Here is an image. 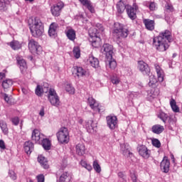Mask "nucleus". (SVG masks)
Returning a JSON list of instances; mask_svg holds the SVG:
<instances>
[{"label": "nucleus", "mask_w": 182, "mask_h": 182, "mask_svg": "<svg viewBox=\"0 0 182 182\" xmlns=\"http://www.w3.org/2000/svg\"><path fill=\"white\" fill-rule=\"evenodd\" d=\"M173 41V34L170 30H165L153 39V46L159 52H166L170 46V42Z\"/></svg>", "instance_id": "nucleus-1"}, {"label": "nucleus", "mask_w": 182, "mask_h": 182, "mask_svg": "<svg viewBox=\"0 0 182 182\" xmlns=\"http://www.w3.org/2000/svg\"><path fill=\"white\" fill-rule=\"evenodd\" d=\"M30 31L34 38H39L43 33V23L38 17H35L29 21Z\"/></svg>", "instance_id": "nucleus-2"}, {"label": "nucleus", "mask_w": 182, "mask_h": 182, "mask_svg": "<svg viewBox=\"0 0 182 182\" xmlns=\"http://www.w3.org/2000/svg\"><path fill=\"white\" fill-rule=\"evenodd\" d=\"M96 27L97 28L93 27L90 28L88 31V33L90 37V42H91L93 48H99V46H100V43L99 42V41H100L99 32H103V31H105L103 26L100 23H97Z\"/></svg>", "instance_id": "nucleus-3"}, {"label": "nucleus", "mask_w": 182, "mask_h": 182, "mask_svg": "<svg viewBox=\"0 0 182 182\" xmlns=\"http://www.w3.org/2000/svg\"><path fill=\"white\" fill-rule=\"evenodd\" d=\"M112 33L117 42H122L123 39H126V38L129 36V29L126 28V27L120 23H115L114 24Z\"/></svg>", "instance_id": "nucleus-4"}, {"label": "nucleus", "mask_w": 182, "mask_h": 182, "mask_svg": "<svg viewBox=\"0 0 182 182\" xmlns=\"http://www.w3.org/2000/svg\"><path fill=\"white\" fill-rule=\"evenodd\" d=\"M56 137L60 144H68L70 140L69 129L66 127H61L56 133Z\"/></svg>", "instance_id": "nucleus-5"}, {"label": "nucleus", "mask_w": 182, "mask_h": 182, "mask_svg": "<svg viewBox=\"0 0 182 182\" xmlns=\"http://www.w3.org/2000/svg\"><path fill=\"white\" fill-rule=\"evenodd\" d=\"M48 97L52 106H55V107H58V106H60V100L59 99V96L58 95L56 91L54 89L50 88L48 90Z\"/></svg>", "instance_id": "nucleus-6"}, {"label": "nucleus", "mask_w": 182, "mask_h": 182, "mask_svg": "<svg viewBox=\"0 0 182 182\" xmlns=\"http://www.w3.org/2000/svg\"><path fill=\"white\" fill-rule=\"evenodd\" d=\"M101 52L105 55L106 59H112L113 58V46L108 43L104 44Z\"/></svg>", "instance_id": "nucleus-7"}, {"label": "nucleus", "mask_w": 182, "mask_h": 182, "mask_svg": "<svg viewBox=\"0 0 182 182\" xmlns=\"http://www.w3.org/2000/svg\"><path fill=\"white\" fill-rule=\"evenodd\" d=\"M158 117L164 122V123H166L167 122V119H168V122L169 124H175L177 122V119H176V117H168V114H166L165 112H160L158 114Z\"/></svg>", "instance_id": "nucleus-8"}, {"label": "nucleus", "mask_w": 182, "mask_h": 182, "mask_svg": "<svg viewBox=\"0 0 182 182\" xmlns=\"http://www.w3.org/2000/svg\"><path fill=\"white\" fill-rule=\"evenodd\" d=\"M28 49L31 53H38L42 50L39 43L33 39L28 41Z\"/></svg>", "instance_id": "nucleus-9"}, {"label": "nucleus", "mask_w": 182, "mask_h": 182, "mask_svg": "<svg viewBox=\"0 0 182 182\" xmlns=\"http://www.w3.org/2000/svg\"><path fill=\"white\" fill-rule=\"evenodd\" d=\"M73 74L76 75L77 77H83V76H87L89 75V72L87 70L82 68L74 66L72 70Z\"/></svg>", "instance_id": "nucleus-10"}, {"label": "nucleus", "mask_w": 182, "mask_h": 182, "mask_svg": "<svg viewBox=\"0 0 182 182\" xmlns=\"http://www.w3.org/2000/svg\"><path fill=\"white\" fill-rule=\"evenodd\" d=\"M107 124L111 130H114L117 127V117L109 115L106 117Z\"/></svg>", "instance_id": "nucleus-11"}, {"label": "nucleus", "mask_w": 182, "mask_h": 182, "mask_svg": "<svg viewBox=\"0 0 182 182\" xmlns=\"http://www.w3.org/2000/svg\"><path fill=\"white\" fill-rule=\"evenodd\" d=\"M87 105H90V107H91L92 110L95 112V113H100V108H99V102H97L95 98L92 97H89L87 98Z\"/></svg>", "instance_id": "nucleus-12"}, {"label": "nucleus", "mask_w": 182, "mask_h": 182, "mask_svg": "<svg viewBox=\"0 0 182 182\" xmlns=\"http://www.w3.org/2000/svg\"><path fill=\"white\" fill-rule=\"evenodd\" d=\"M159 95H160V90H159V88H153L148 91L146 99L149 102H153L154 99L159 97Z\"/></svg>", "instance_id": "nucleus-13"}, {"label": "nucleus", "mask_w": 182, "mask_h": 182, "mask_svg": "<svg viewBox=\"0 0 182 182\" xmlns=\"http://www.w3.org/2000/svg\"><path fill=\"white\" fill-rule=\"evenodd\" d=\"M138 69L143 75H150V68L144 61L138 62Z\"/></svg>", "instance_id": "nucleus-14"}, {"label": "nucleus", "mask_w": 182, "mask_h": 182, "mask_svg": "<svg viewBox=\"0 0 182 182\" xmlns=\"http://www.w3.org/2000/svg\"><path fill=\"white\" fill-rule=\"evenodd\" d=\"M138 151L139 154H140L144 159H149L151 153L150 149H147V146L144 145H141L138 147Z\"/></svg>", "instance_id": "nucleus-15"}, {"label": "nucleus", "mask_w": 182, "mask_h": 182, "mask_svg": "<svg viewBox=\"0 0 182 182\" xmlns=\"http://www.w3.org/2000/svg\"><path fill=\"white\" fill-rule=\"evenodd\" d=\"M45 137L43 134L41 133L38 129H34L32 132L31 139L36 143H41V141Z\"/></svg>", "instance_id": "nucleus-16"}, {"label": "nucleus", "mask_w": 182, "mask_h": 182, "mask_svg": "<svg viewBox=\"0 0 182 182\" xmlns=\"http://www.w3.org/2000/svg\"><path fill=\"white\" fill-rule=\"evenodd\" d=\"M63 2L60 1L57 3L55 5H54L53 7L51 8L52 15H53V16H59V15H60V11L62 10V8H63Z\"/></svg>", "instance_id": "nucleus-17"}, {"label": "nucleus", "mask_w": 182, "mask_h": 182, "mask_svg": "<svg viewBox=\"0 0 182 182\" xmlns=\"http://www.w3.org/2000/svg\"><path fill=\"white\" fill-rule=\"evenodd\" d=\"M136 12H137V7L136 6H134L133 7L130 6H127V14L129 18H130V19H132V21H134V19L137 18Z\"/></svg>", "instance_id": "nucleus-18"}, {"label": "nucleus", "mask_w": 182, "mask_h": 182, "mask_svg": "<svg viewBox=\"0 0 182 182\" xmlns=\"http://www.w3.org/2000/svg\"><path fill=\"white\" fill-rule=\"evenodd\" d=\"M161 170H162L164 173H168L170 171V161L167 156H164L161 162Z\"/></svg>", "instance_id": "nucleus-19"}, {"label": "nucleus", "mask_w": 182, "mask_h": 182, "mask_svg": "<svg viewBox=\"0 0 182 182\" xmlns=\"http://www.w3.org/2000/svg\"><path fill=\"white\" fill-rule=\"evenodd\" d=\"M96 124H94L93 120L92 119L85 121V124L84 126L88 133H95L96 132Z\"/></svg>", "instance_id": "nucleus-20"}, {"label": "nucleus", "mask_w": 182, "mask_h": 182, "mask_svg": "<svg viewBox=\"0 0 182 182\" xmlns=\"http://www.w3.org/2000/svg\"><path fill=\"white\" fill-rule=\"evenodd\" d=\"M154 68L158 76L159 82H163V80H164V71L158 64H155Z\"/></svg>", "instance_id": "nucleus-21"}, {"label": "nucleus", "mask_w": 182, "mask_h": 182, "mask_svg": "<svg viewBox=\"0 0 182 182\" xmlns=\"http://www.w3.org/2000/svg\"><path fill=\"white\" fill-rule=\"evenodd\" d=\"M143 23L147 31H154L155 23L154 20H150L149 18L144 19Z\"/></svg>", "instance_id": "nucleus-22"}, {"label": "nucleus", "mask_w": 182, "mask_h": 182, "mask_svg": "<svg viewBox=\"0 0 182 182\" xmlns=\"http://www.w3.org/2000/svg\"><path fill=\"white\" fill-rule=\"evenodd\" d=\"M75 151L78 156H83L86 151V148L83 143H80L75 146Z\"/></svg>", "instance_id": "nucleus-23"}, {"label": "nucleus", "mask_w": 182, "mask_h": 182, "mask_svg": "<svg viewBox=\"0 0 182 182\" xmlns=\"http://www.w3.org/2000/svg\"><path fill=\"white\" fill-rule=\"evenodd\" d=\"M127 6L123 0H120L117 4V11L119 14H123L127 9Z\"/></svg>", "instance_id": "nucleus-24"}, {"label": "nucleus", "mask_w": 182, "mask_h": 182, "mask_svg": "<svg viewBox=\"0 0 182 182\" xmlns=\"http://www.w3.org/2000/svg\"><path fill=\"white\" fill-rule=\"evenodd\" d=\"M58 28H59V25H58V23H52L50 25L49 30H48L49 36H55L56 35V32H57Z\"/></svg>", "instance_id": "nucleus-25"}, {"label": "nucleus", "mask_w": 182, "mask_h": 182, "mask_svg": "<svg viewBox=\"0 0 182 182\" xmlns=\"http://www.w3.org/2000/svg\"><path fill=\"white\" fill-rule=\"evenodd\" d=\"M16 60L21 70V71L26 70L27 65H26V61L23 60V58L21 56H17Z\"/></svg>", "instance_id": "nucleus-26"}, {"label": "nucleus", "mask_w": 182, "mask_h": 182, "mask_svg": "<svg viewBox=\"0 0 182 182\" xmlns=\"http://www.w3.org/2000/svg\"><path fill=\"white\" fill-rule=\"evenodd\" d=\"M24 150L27 154H31L33 151V143L31 141H26L24 143Z\"/></svg>", "instance_id": "nucleus-27"}, {"label": "nucleus", "mask_w": 182, "mask_h": 182, "mask_svg": "<svg viewBox=\"0 0 182 182\" xmlns=\"http://www.w3.org/2000/svg\"><path fill=\"white\" fill-rule=\"evenodd\" d=\"M87 60L92 68H99V60L95 58L93 55H90Z\"/></svg>", "instance_id": "nucleus-28"}, {"label": "nucleus", "mask_w": 182, "mask_h": 182, "mask_svg": "<svg viewBox=\"0 0 182 182\" xmlns=\"http://www.w3.org/2000/svg\"><path fill=\"white\" fill-rule=\"evenodd\" d=\"M7 45H9V46H10V48H11L13 50H18V49H21V48H22V43L15 40L10 43H8Z\"/></svg>", "instance_id": "nucleus-29"}, {"label": "nucleus", "mask_w": 182, "mask_h": 182, "mask_svg": "<svg viewBox=\"0 0 182 182\" xmlns=\"http://www.w3.org/2000/svg\"><path fill=\"white\" fill-rule=\"evenodd\" d=\"M117 66V63H116V60L113 59V57L109 59H107L106 60V67L109 68V69H112V70H114Z\"/></svg>", "instance_id": "nucleus-30"}, {"label": "nucleus", "mask_w": 182, "mask_h": 182, "mask_svg": "<svg viewBox=\"0 0 182 182\" xmlns=\"http://www.w3.org/2000/svg\"><path fill=\"white\" fill-rule=\"evenodd\" d=\"M70 174L68 172H63L57 180V182H70Z\"/></svg>", "instance_id": "nucleus-31"}, {"label": "nucleus", "mask_w": 182, "mask_h": 182, "mask_svg": "<svg viewBox=\"0 0 182 182\" xmlns=\"http://www.w3.org/2000/svg\"><path fill=\"white\" fill-rule=\"evenodd\" d=\"M151 130L155 134H160L164 132V127L161 124H155L152 126Z\"/></svg>", "instance_id": "nucleus-32"}, {"label": "nucleus", "mask_w": 182, "mask_h": 182, "mask_svg": "<svg viewBox=\"0 0 182 182\" xmlns=\"http://www.w3.org/2000/svg\"><path fill=\"white\" fill-rule=\"evenodd\" d=\"M66 36L68 38L70 41H72L73 42L76 39V32L73 28H69L65 31Z\"/></svg>", "instance_id": "nucleus-33"}, {"label": "nucleus", "mask_w": 182, "mask_h": 182, "mask_svg": "<svg viewBox=\"0 0 182 182\" xmlns=\"http://www.w3.org/2000/svg\"><path fill=\"white\" fill-rule=\"evenodd\" d=\"M38 161L43 167V168H48L49 165H48V159L42 155L38 156Z\"/></svg>", "instance_id": "nucleus-34"}, {"label": "nucleus", "mask_w": 182, "mask_h": 182, "mask_svg": "<svg viewBox=\"0 0 182 182\" xmlns=\"http://www.w3.org/2000/svg\"><path fill=\"white\" fill-rule=\"evenodd\" d=\"M41 141L44 150H50V146H52L50 140L44 137Z\"/></svg>", "instance_id": "nucleus-35"}, {"label": "nucleus", "mask_w": 182, "mask_h": 182, "mask_svg": "<svg viewBox=\"0 0 182 182\" xmlns=\"http://www.w3.org/2000/svg\"><path fill=\"white\" fill-rule=\"evenodd\" d=\"M149 86L151 87H157V86H159V82L157 81L156 76L153 75L149 76Z\"/></svg>", "instance_id": "nucleus-36"}, {"label": "nucleus", "mask_w": 182, "mask_h": 182, "mask_svg": "<svg viewBox=\"0 0 182 182\" xmlns=\"http://www.w3.org/2000/svg\"><path fill=\"white\" fill-rule=\"evenodd\" d=\"M143 5L149 8L150 11H156L157 9V6L154 1H144Z\"/></svg>", "instance_id": "nucleus-37"}, {"label": "nucleus", "mask_w": 182, "mask_h": 182, "mask_svg": "<svg viewBox=\"0 0 182 182\" xmlns=\"http://www.w3.org/2000/svg\"><path fill=\"white\" fill-rule=\"evenodd\" d=\"M171 107L175 113H178L180 112V108L177 106V103L174 99H171L170 101Z\"/></svg>", "instance_id": "nucleus-38"}, {"label": "nucleus", "mask_w": 182, "mask_h": 182, "mask_svg": "<svg viewBox=\"0 0 182 182\" xmlns=\"http://www.w3.org/2000/svg\"><path fill=\"white\" fill-rule=\"evenodd\" d=\"M12 85H14L12 80H5L2 82V87L4 89V90H7V89H9Z\"/></svg>", "instance_id": "nucleus-39"}, {"label": "nucleus", "mask_w": 182, "mask_h": 182, "mask_svg": "<svg viewBox=\"0 0 182 182\" xmlns=\"http://www.w3.org/2000/svg\"><path fill=\"white\" fill-rule=\"evenodd\" d=\"M121 151H122V154L124 156H130V150H129V148L126 146V144H121Z\"/></svg>", "instance_id": "nucleus-40"}, {"label": "nucleus", "mask_w": 182, "mask_h": 182, "mask_svg": "<svg viewBox=\"0 0 182 182\" xmlns=\"http://www.w3.org/2000/svg\"><path fill=\"white\" fill-rule=\"evenodd\" d=\"M8 0H0V12H5L7 11L8 6H6V1Z\"/></svg>", "instance_id": "nucleus-41"}, {"label": "nucleus", "mask_w": 182, "mask_h": 182, "mask_svg": "<svg viewBox=\"0 0 182 182\" xmlns=\"http://www.w3.org/2000/svg\"><path fill=\"white\" fill-rule=\"evenodd\" d=\"M80 164H81L82 167H84V168H86V170H87L88 171H92V170L93 168H92V165L90 164H87V162H86V161L82 160L80 161Z\"/></svg>", "instance_id": "nucleus-42"}, {"label": "nucleus", "mask_w": 182, "mask_h": 182, "mask_svg": "<svg viewBox=\"0 0 182 182\" xmlns=\"http://www.w3.org/2000/svg\"><path fill=\"white\" fill-rule=\"evenodd\" d=\"M0 127L4 134H8V125H6V122L0 121Z\"/></svg>", "instance_id": "nucleus-43"}, {"label": "nucleus", "mask_w": 182, "mask_h": 182, "mask_svg": "<svg viewBox=\"0 0 182 182\" xmlns=\"http://www.w3.org/2000/svg\"><path fill=\"white\" fill-rule=\"evenodd\" d=\"M82 5L86 6V8H87V9L91 12V14H95V9L90 2H89V1L87 0L85 3H82Z\"/></svg>", "instance_id": "nucleus-44"}, {"label": "nucleus", "mask_w": 182, "mask_h": 182, "mask_svg": "<svg viewBox=\"0 0 182 182\" xmlns=\"http://www.w3.org/2000/svg\"><path fill=\"white\" fill-rule=\"evenodd\" d=\"M73 53L76 59H79V58H80V48L79 47H74Z\"/></svg>", "instance_id": "nucleus-45"}, {"label": "nucleus", "mask_w": 182, "mask_h": 182, "mask_svg": "<svg viewBox=\"0 0 182 182\" xmlns=\"http://www.w3.org/2000/svg\"><path fill=\"white\" fill-rule=\"evenodd\" d=\"M65 90L70 93V95H73L75 93V87H73L70 84H67L65 85Z\"/></svg>", "instance_id": "nucleus-46"}, {"label": "nucleus", "mask_w": 182, "mask_h": 182, "mask_svg": "<svg viewBox=\"0 0 182 182\" xmlns=\"http://www.w3.org/2000/svg\"><path fill=\"white\" fill-rule=\"evenodd\" d=\"M43 92H45L43 90V87H42L41 85H37V87L36 88V95L37 96H42V95H43Z\"/></svg>", "instance_id": "nucleus-47"}, {"label": "nucleus", "mask_w": 182, "mask_h": 182, "mask_svg": "<svg viewBox=\"0 0 182 182\" xmlns=\"http://www.w3.org/2000/svg\"><path fill=\"white\" fill-rule=\"evenodd\" d=\"M92 166L94 170H95L97 173H100V171H102V168L100 167V165H99V163H97V161H94Z\"/></svg>", "instance_id": "nucleus-48"}, {"label": "nucleus", "mask_w": 182, "mask_h": 182, "mask_svg": "<svg viewBox=\"0 0 182 182\" xmlns=\"http://www.w3.org/2000/svg\"><path fill=\"white\" fill-rule=\"evenodd\" d=\"M139 96H140V93L137 92H130L129 93V99H136V97H139Z\"/></svg>", "instance_id": "nucleus-49"}, {"label": "nucleus", "mask_w": 182, "mask_h": 182, "mask_svg": "<svg viewBox=\"0 0 182 182\" xmlns=\"http://www.w3.org/2000/svg\"><path fill=\"white\" fill-rule=\"evenodd\" d=\"M130 177L132 182H140V181L137 180V174L136 172H131Z\"/></svg>", "instance_id": "nucleus-50"}, {"label": "nucleus", "mask_w": 182, "mask_h": 182, "mask_svg": "<svg viewBox=\"0 0 182 182\" xmlns=\"http://www.w3.org/2000/svg\"><path fill=\"white\" fill-rule=\"evenodd\" d=\"M152 144L154 146V147H157V149H159V147L161 146V143H160V141L157 139L152 140Z\"/></svg>", "instance_id": "nucleus-51"}, {"label": "nucleus", "mask_w": 182, "mask_h": 182, "mask_svg": "<svg viewBox=\"0 0 182 182\" xmlns=\"http://www.w3.org/2000/svg\"><path fill=\"white\" fill-rule=\"evenodd\" d=\"M9 176L10 178H11V180H16L17 178L16 173L12 170L9 171Z\"/></svg>", "instance_id": "nucleus-52"}, {"label": "nucleus", "mask_w": 182, "mask_h": 182, "mask_svg": "<svg viewBox=\"0 0 182 182\" xmlns=\"http://www.w3.org/2000/svg\"><path fill=\"white\" fill-rule=\"evenodd\" d=\"M167 23H168V25H173V23H174V18H173V16H166L165 18Z\"/></svg>", "instance_id": "nucleus-53"}, {"label": "nucleus", "mask_w": 182, "mask_h": 182, "mask_svg": "<svg viewBox=\"0 0 182 182\" xmlns=\"http://www.w3.org/2000/svg\"><path fill=\"white\" fill-rule=\"evenodd\" d=\"M111 81L113 85H119L120 83V79L114 76L111 78Z\"/></svg>", "instance_id": "nucleus-54"}, {"label": "nucleus", "mask_w": 182, "mask_h": 182, "mask_svg": "<svg viewBox=\"0 0 182 182\" xmlns=\"http://www.w3.org/2000/svg\"><path fill=\"white\" fill-rule=\"evenodd\" d=\"M165 9L167 12H173L174 9L173 8V6L171 4H167L165 6Z\"/></svg>", "instance_id": "nucleus-55"}, {"label": "nucleus", "mask_w": 182, "mask_h": 182, "mask_svg": "<svg viewBox=\"0 0 182 182\" xmlns=\"http://www.w3.org/2000/svg\"><path fill=\"white\" fill-rule=\"evenodd\" d=\"M38 182H45V176L43 174H40L36 176Z\"/></svg>", "instance_id": "nucleus-56"}, {"label": "nucleus", "mask_w": 182, "mask_h": 182, "mask_svg": "<svg viewBox=\"0 0 182 182\" xmlns=\"http://www.w3.org/2000/svg\"><path fill=\"white\" fill-rule=\"evenodd\" d=\"M11 122L14 126H18V124H19V118L18 117H14L12 118Z\"/></svg>", "instance_id": "nucleus-57"}, {"label": "nucleus", "mask_w": 182, "mask_h": 182, "mask_svg": "<svg viewBox=\"0 0 182 182\" xmlns=\"http://www.w3.org/2000/svg\"><path fill=\"white\" fill-rule=\"evenodd\" d=\"M0 149L1 150H5V149H6V146H5V141H4L2 139H0Z\"/></svg>", "instance_id": "nucleus-58"}, {"label": "nucleus", "mask_w": 182, "mask_h": 182, "mask_svg": "<svg viewBox=\"0 0 182 182\" xmlns=\"http://www.w3.org/2000/svg\"><path fill=\"white\" fill-rule=\"evenodd\" d=\"M77 123H79V124H81L82 126H83V127H85V122L81 117L77 118Z\"/></svg>", "instance_id": "nucleus-59"}, {"label": "nucleus", "mask_w": 182, "mask_h": 182, "mask_svg": "<svg viewBox=\"0 0 182 182\" xmlns=\"http://www.w3.org/2000/svg\"><path fill=\"white\" fill-rule=\"evenodd\" d=\"M4 99L5 102H6V103H11V102L9 101L10 98L8 96V95L4 94Z\"/></svg>", "instance_id": "nucleus-60"}, {"label": "nucleus", "mask_w": 182, "mask_h": 182, "mask_svg": "<svg viewBox=\"0 0 182 182\" xmlns=\"http://www.w3.org/2000/svg\"><path fill=\"white\" fill-rule=\"evenodd\" d=\"M39 114L41 117H43V116H45V109L44 108H41V109L40 110Z\"/></svg>", "instance_id": "nucleus-61"}, {"label": "nucleus", "mask_w": 182, "mask_h": 182, "mask_svg": "<svg viewBox=\"0 0 182 182\" xmlns=\"http://www.w3.org/2000/svg\"><path fill=\"white\" fill-rule=\"evenodd\" d=\"M117 176H118V177H119V178H124V173H123V172H119Z\"/></svg>", "instance_id": "nucleus-62"}, {"label": "nucleus", "mask_w": 182, "mask_h": 182, "mask_svg": "<svg viewBox=\"0 0 182 182\" xmlns=\"http://www.w3.org/2000/svg\"><path fill=\"white\" fill-rule=\"evenodd\" d=\"M5 77V73H0V82L2 81V79Z\"/></svg>", "instance_id": "nucleus-63"}, {"label": "nucleus", "mask_w": 182, "mask_h": 182, "mask_svg": "<svg viewBox=\"0 0 182 182\" xmlns=\"http://www.w3.org/2000/svg\"><path fill=\"white\" fill-rule=\"evenodd\" d=\"M80 1V2L82 4H86V1H87V0H79Z\"/></svg>", "instance_id": "nucleus-64"}]
</instances>
